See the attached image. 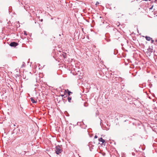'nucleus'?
I'll use <instances>...</instances> for the list:
<instances>
[{"mask_svg":"<svg viewBox=\"0 0 157 157\" xmlns=\"http://www.w3.org/2000/svg\"><path fill=\"white\" fill-rule=\"evenodd\" d=\"M24 34H25V35H27L25 31L24 32Z\"/></svg>","mask_w":157,"mask_h":157,"instance_id":"12","label":"nucleus"},{"mask_svg":"<svg viewBox=\"0 0 157 157\" xmlns=\"http://www.w3.org/2000/svg\"><path fill=\"white\" fill-rule=\"evenodd\" d=\"M67 92H68V94L69 95H70V93H71V92H70L68 90H65V91L66 92H67Z\"/></svg>","mask_w":157,"mask_h":157,"instance_id":"6","label":"nucleus"},{"mask_svg":"<svg viewBox=\"0 0 157 157\" xmlns=\"http://www.w3.org/2000/svg\"><path fill=\"white\" fill-rule=\"evenodd\" d=\"M145 38L148 41H150V40H151L152 38H151L149 36H146L145 37Z\"/></svg>","mask_w":157,"mask_h":157,"instance_id":"5","label":"nucleus"},{"mask_svg":"<svg viewBox=\"0 0 157 157\" xmlns=\"http://www.w3.org/2000/svg\"><path fill=\"white\" fill-rule=\"evenodd\" d=\"M25 63H24V62H23V64H22V66H21V67H24V66H24V65H25Z\"/></svg>","mask_w":157,"mask_h":157,"instance_id":"8","label":"nucleus"},{"mask_svg":"<svg viewBox=\"0 0 157 157\" xmlns=\"http://www.w3.org/2000/svg\"><path fill=\"white\" fill-rule=\"evenodd\" d=\"M55 151L56 154L59 155L61 153L62 150L59 146H56V147Z\"/></svg>","mask_w":157,"mask_h":157,"instance_id":"1","label":"nucleus"},{"mask_svg":"<svg viewBox=\"0 0 157 157\" xmlns=\"http://www.w3.org/2000/svg\"><path fill=\"white\" fill-rule=\"evenodd\" d=\"M63 56V57H64V58H65V56Z\"/></svg>","mask_w":157,"mask_h":157,"instance_id":"13","label":"nucleus"},{"mask_svg":"<svg viewBox=\"0 0 157 157\" xmlns=\"http://www.w3.org/2000/svg\"><path fill=\"white\" fill-rule=\"evenodd\" d=\"M151 40V43H153V42H154V41L153 40H152V39Z\"/></svg>","mask_w":157,"mask_h":157,"instance_id":"11","label":"nucleus"},{"mask_svg":"<svg viewBox=\"0 0 157 157\" xmlns=\"http://www.w3.org/2000/svg\"><path fill=\"white\" fill-rule=\"evenodd\" d=\"M99 4V3L98 2H97L96 3V5H97L98 4Z\"/></svg>","mask_w":157,"mask_h":157,"instance_id":"9","label":"nucleus"},{"mask_svg":"<svg viewBox=\"0 0 157 157\" xmlns=\"http://www.w3.org/2000/svg\"><path fill=\"white\" fill-rule=\"evenodd\" d=\"M99 141L100 142H101L102 143L105 142V140L103 139L102 138H100L99 139Z\"/></svg>","mask_w":157,"mask_h":157,"instance_id":"3","label":"nucleus"},{"mask_svg":"<svg viewBox=\"0 0 157 157\" xmlns=\"http://www.w3.org/2000/svg\"><path fill=\"white\" fill-rule=\"evenodd\" d=\"M31 101L33 103H36V101H35L33 98H30Z\"/></svg>","mask_w":157,"mask_h":157,"instance_id":"4","label":"nucleus"},{"mask_svg":"<svg viewBox=\"0 0 157 157\" xmlns=\"http://www.w3.org/2000/svg\"><path fill=\"white\" fill-rule=\"evenodd\" d=\"M43 21V19H42V20H41V21Z\"/></svg>","mask_w":157,"mask_h":157,"instance_id":"14","label":"nucleus"},{"mask_svg":"<svg viewBox=\"0 0 157 157\" xmlns=\"http://www.w3.org/2000/svg\"><path fill=\"white\" fill-rule=\"evenodd\" d=\"M10 45L12 47H16L18 45V44L15 42H12L10 44Z\"/></svg>","mask_w":157,"mask_h":157,"instance_id":"2","label":"nucleus"},{"mask_svg":"<svg viewBox=\"0 0 157 157\" xmlns=\"http://www.w3.org/2000/svg\"><path fill=\"white\" fill-rule=\"evenodd\" d=\"M97 137H98L96 135V136H95L94 137V138L95 139H96V138H97Z\"/></svg>","mask_w":157,"mask_h":157,"instance_id":"10","label":"nucleus"},{"mask_svg":"<svg viewBox=\"0 0 157 157\" xmlns=\"http://www.w3.org/2000/svg\"><path fill=\"white\" fill-rule=\"evenodd\" d=\"M69 102H70L71 100V98L68 97L67 98Z\"/></svg>","mask_w":157,"mask_h":157,"instance_id":"7","label":"nucleus"}]
</instances>
